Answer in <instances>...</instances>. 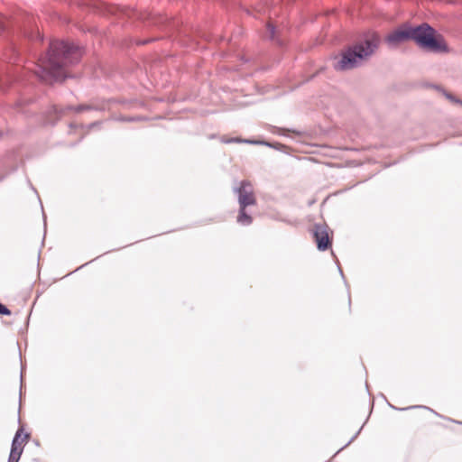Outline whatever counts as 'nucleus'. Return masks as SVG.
I'll list each match as a JSON object with an SVG mask.
<instances>
[{
  "mask_svg": "<svg viewBox=\"0 0 462 462\" xmlns=\"http://www.w3.org/2000/svg\"><path fill=\"white\" fill-rule=\"evenodd\" d=\"M80 58L81 50L78 46L64 41H52L34 72L46 82L63 81L68 77L65 68L77 63Z\"/></svg>",
  "mask_w": 462,
  "mask_h": 462,
  "instance_id": "nucleus-1",
  "label": "nucleus"
},
{
  "mask_svg": "<svg viewBox=\"0 0 462 462\" xmlns=\"http://www.w3.org/2000/svg\"><path fill=\"white\" fill-rule=\"evenodd\" d=\"M379 41L376 34H371L355 45L348 47L342 52L341 59L335 63V69L345 71L358 67L363 60L375 51Z\"/></svg>",
  "mask_w": 462,
  "mask_h": 462,
  "instance_id": "nucleus-2",
  "label": "nucleus"
},
{
  "mask_svg": "<svg viewBox=\"0 0 462 462\" xmlns=\"http://www.w3.org/2000/svg\"><path fill=\"white\" fill-rule=\"evenodd\" d=\"M411 40L427 51L434 53H445L448 46L440 35H436V31L429 23H423L417 26H411Z\"/></svg>",
  "mask_w": 462,
  "mask_h": 462,
  "instance_id": "nucleus-3",
  "label": "nucleus"
},
{
  "mask_svg": "<svg viewBox=\"0 0 462 462\" xmlns=\"http://www.w3.org/2000/svg\"><path fill=\"white\" fill-rule=\"evenodd\" d=\"M411 40L427 51L434 53H445L448 46L440 35H436V31L429 23H423L417 26H411Z\"/></svg>",
  "mask_w": 462,
  "mask_h": 462,
  "instance_id": "nucleus-4",
  "label": "nucleus"
},
{
  "mask_svg": "<svg viewBox=\"0 0 462 462\" xmlns=\"http://www.w3.org/2000/svg\"><path fill=\"white\" fill-rule=\"evenodd\" d=\"M234 193L237 197L239 208L253 207L256 204L254 189L250 182L242 180L239 185L233 188Z\"/></svg>",
  "mask_w": 462,
  "mask_h": 462,
  "instance_id": "nucleus-5",
  "label": "nucleus"
},
{
  "mask_svg": "<svg viewBox=\"0 0 462 462\" xmlns=\"http://www.w3.org/2000/svg\"><path fill=\"white\" fill-rule=\"evenodd\" d=\"M328 227L327 225L315 224L313 227V236L315 237L317 247L319 251L327 250L330 245V239L328 236Z\"/></svg>",
  "mask_w": 462,
  "mask_h": 462,
  "instance_id": "nucleus-6",
  "label": "nucleus"
},
{
  "mask_svg": "<svg viewBox=\"0 0 462 462\" xmlns=\"http://www.w3.org/2000/svg\"><path fill=\"white\" fill-rule=\"evenodd\" d=\"M411 26L404 25L387 35L385 42L391 48L397 47L401 42L411 40Z\"/></svg>",
  "mask_w": 462,
  "mask_h": 462,
  "instance_id": "nucleus-7",
  "label": "nucleus"
},
{
  "mask_svg": "<svg viewBox=\"0 0 462 462\" xmlns=\"http://www.w3.org/2000/svg\"><path fill=\"white\" fill-rule=\"evenodd\" d=\"M250 207L239 208L236 222L241 226H249L253 223L252 211Z\"/></svg>",
  "mask_w": 462,
  "mask_h": 462,
  "instance_id": "nucleus-8",
  "label": "nucleus"
},
{
  "mask_svg": "<svg viewBox=\"0 0 462 462\" xmlns=\"http://www.w3.org/2000/svg\"><path fill=\"white\" fill-rule=\"evenodd\" d=\"M22 431H23L22 429H19L16 431V433L14 435V439L12 441L11 448H19L20 447H23V441L29 437L28 434H25L24 438L23 439H21V433H22Z\"/></svg>",
  "mask_w": 462,
  "mask_h": 462,
  "instance_id": "nucleus-9",
  "label": "nucleus"
},
{
  "mask_svg": "<svg viewBox=\"0 0 462 462\" xmlns=\"http://www.w3.org/2000/svg\"><path fill=\"white\" fill-rule=\"evenodd\" d=\"M223 143H254V144H265L270 146V144L266 142H258V141H253V140H246V139H240V138H229V139H223Z\"/></svg>",
  "mask_w": 462,
  "mask_h": 462,
  "instance_id": "nucleus-10",
  "label": "nucleus"
},
{
  "mask_svg": "<svg viewBox=\"0 0 462 462\" xmlns=\"http://www.w3.org/2000/svg\"><path fill=\"white\" fill-rule=\"evenodd\" d=\"M23 453V447L11 448L8 462H18Z\"/></svg>",
  "mask_w": 462,
  "mask_h": 462,
  "instance_id": "nucleus-11",
  "label": "nucleus"
},
{
  "mask_svg": "<svg viewBox=\"0 0 462 462\" xmlns=\"http://www.w3.org/2000/svg\"><path fill=\"white\" fill-rule=\"evenodd\" d=\"M389 406L393 409V410H398V411H407V410H412V409H425V410H429L431 412L435 413L437 416H440L438 412H436L435 411H433L432 409L427 407V406H424V405H411V406H409V407H405V408H397L392 404H389Z\"/></svg>",
  "mask_w": 462,
  "mask_h": 462,
  "instance_id": "nucleus-12",
  "label": "nucleus"
},
{
  "mask_svg": "<svg viewBox=\"0 0 462 462\" xmlns=\"http://www.w3.org/2000/svg\"><path fill=\"white\" fill-rule=\"evenodd\" d=\"M91 107L89 106L80 105L76 107L69 106L66 107V110H75L77 113H81V112H83L85 110H88Z\"/></svg>",
  "mask_w": 462,
  "mask_h": 462,
  "instance_id": "nucleus-13",
  "label": "nucleus"
},
{
  "mask_svg": "<svg viewBox=\"0 0 462 462\" xmlns=\"http://www.w3.org/2000/svg\"><path fill=\"white\" fill-rule=\"evenodd\" d=\"M443 95L448 99L450 100L451 102L453 103H456V104H459L462 106V99H459V98H457L455 96H453L452 94L443 90Z\"/></svg>",
  "mask_w": 462,
  "mask_h": 462,
  "instance_id": "nucleus-14",
  "label": "nucleus"
},
{
  "mask_svg": "<svg viewBox=\"0 0 462 462\" xmlns=\"http://www.w3.org/2000/svg\"><path fill=\"white\" fill-rule=\"evenodd\" d=\"M50 113H53L57 115L58 116H60L65 113V111L62 108L58 107L57 106H52L51 107Z\"/></svg>",
  "mask_w": 462,
  "mask_h": 462,
  "instance_id": "nucleus-15",
  "label": "nucleus"
},
{
  "mask_svg": "<svg viewBox=\"0 0 462 462\" xmlns=\"http://www.w3.org/2000/svg\"><path fill=\"white\" fill-rule=\"evenodd\" d=\"M0 315H11L10 310L0 302Z\"/></svg>",
  "mask_w": 462,
  "mask_h": 462,
  "instance_id": "nucleus-16",
  "label": "nucleus"
},
{
  "mask_svg": "<svg viewBox=\"0 0 462 462\" xmlns=\"http://www.w3.org/2000/svg\"><path fill=\"white\" fill-rule=\"evenodd\" d=\"M362 428H363V427H361V428L358 430V431H357V432H356V434L351 438V439H350V440H349V441H348V442H347V443H346L343 448H341L337 451V453H338L340 450H342L344 448L347 447V446H348L352 441H354V440L356 439V437L359 435V433H360V431H361Z\"/></svg>",
  "mask_w": 462,
  "mask_h": 462,
  "instance_id": "nucleus-17",
  "label": "nucleus"
},
{
  "mask_svg": "<svg viewBox=\"0 0 462 462\" xmlns=\"http://www.w3.org/2000/svg\"><path fill=\"white\" fill-rule=\"evenodd\" d=\"M267 29H268L269 33H270V38L273 39L274 38V33H275V27L273 25H272V24H268Z\"/></svg>",
  "mask_w": 462,
  "mask_h": 462,
  "instance_id": "nucleus-18",
  "label": "nucleus"
},
{
  "mask_svg": "<svg viewBox=\"0 0 462 462\" xmlns=\"http://www.w3.org/2000/svg\"><path fill=\"white\" fill-rule=\"evenodd\" d=\"M99 125V123H98V122H95V123L90 124V125H88V127H89V128H92V127H94V126H96V125Z\"/></svg>",
  "mask_w": 462,
  "mask_h": 462,
  "instance_id": "nucleus-19",
  "label": "nucleus"
},
{
  "mask_svg": "<svg viewBox=\"0 0 462 462\" xmlns=\"http://www.w3.org/2000/svg\"><path fill=\"white\" fill-rule=\"evenodd\" d=\"M280 134H285L286 132H289L287 129H279Z\"/></svg>",
  "mask_w": 462,
  "mask_h": 462,
  "instance_id": "nucleus-20",
  "label": "nucleus"
},
{
  "mask_svg": "<svg viewBox=\"0 0 462 462\" xmlns=\"http://www.w3.org/2000/svg\"><path fill=\"white\" fill-rule=\"evenodd\" d=\"M338 271H339V273H340L341 277L345 280V276H344L343 271L341 270V268L339 266H338Z\"/></svg>",
  "mask_w": 462,
  "mask_h": 462,
  "instance_id": "nucleus-21",
  "label": "nucleus"
},
{
  "mask_svg": "<svg viewBox=\"0 0 462 462\" xmlns=\"http://www.w3.org/2000/svg\"><path fill=\"white\" fill-rule=\"evenodd\" d=\"M4 88V81L1 79L0 80V89H2Z\"/></svg>",
  "mask_w": 462,
  "mask_h": 462,
  "instance_id": "nucleus-22",
  "label": "nucleus"
},
{
  "mask_svg": "<svg viewBox=\"0 0 462 462\" xmlns=\"http://www.w3.org/2000/svg\"><path fill=\"white\" fill-rule=\"evenodd\" d=\"M453 422H456V423H458V424H462L461 421H457V420H452Z\"/></svg>",
  "mask_w": 462,
  "mask_h": 462,
  "instance_id": "nucleus-23",
  "label": "nucleus"
}]
</instances>
